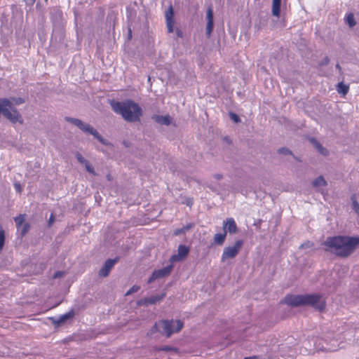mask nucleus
Here are the masks:
<instances>
[{
  "instance_id": "nucleus-42",
  "label": "nucleus",
  "mask_w": 359,
  "mask_h": 359,
  "mask_svg": "<svg viewBox=\"0 0 359 359\" xmlns=\"http://www.w3.org/2000/svg\"><path fill=\"white\" fill-rule=\"evenodd\" d=\"M132 37V32H131V30L129 29V33H128V39H130Z\"/></svg>"
},
{
  "instance_id": "nucleus-6",
  "label": "nucleus",
  "mask_w": 359,
  "mask_h": 359,
  "mask_svg": "<svg viewBox=\"0 0 359 359\" xmlns=\"http://www.w3.org/2000/svg\"><path fill=\"white\" fill-rule=\"evenodd\" d=\"M3 115L13 123H22L21 116L13 108L11 102L6 98L0 99V116Z\"/></svg>"
},
{
  "instance_id": "nucleus-10",
  "label": "nucleus",
  "mask_w": 359,
  "mask_h": 359,
  "mask_svg": "<svg viewBox=\"0 0 359 359\" xmlns=\"http://www.w3.org/2000/svg\"><path fill=\"white\" fill-rule=\"evenodd\" d=\"M189 249L184 245H180L177 249V254L173 255L170 257L169 261L170 263L180 262L183 260L189 254Z\"/></svg>"
},
{
  "instance_id": "nucleus-31",
  "label": "nucleus",
  "mask_w": 359,
  "mask_h": 359,
  "mask_svg": "<svg viewBox=\"0 0 359 359\" xmlns=\"http://www.w3.org/2000/svg\"><path fill=\"white\" fill-rule=\"evenodd\" d=\"M311 143L313 144V146L316 148V149H319L322 145L314 138L311 139Z\"/></svg>"
},
{
  "instance_id": "nucleus-15",
  "label": "nucleus",
  "mask_w": 359,
  "mask_h": 359,
  "mask_svg": "<svg viewBox=\"0 0 359 359\" xmlns=\"http://www.w3.org/2000/svg\"><path fill=\"white\" fill-rule=\"evenodd\" d=\"M74 316V310H70L66 313H64L62 315H60L57 317H55L53 319V323L56 326H60L65 323L67 320H69L72 318Z\"/></svg>"
},
{
  "instance_id": "nucleus-16",
  "label": "nucleus",
  "mask_w": 359,
  "mask_h": 359,
  "mask_svg": "<svg viewBox=\"0 0 359 359\" xmlns=\"http://www.w3.org/2000/svg\"><path fill=\"white\" fill-rule=\"evenodd\" d=\"M214 27V16L212 8H209L207 11V25H206V35L209 37L213 30Z\"/></svg>"
},
{
  "instance_id": "nucleus-28",
  "label": "nucleus",
  "mask_w": 359,
  "mask_h": 359,
  "mask_svg": "<svg viewBox=\"0 0 359 359\" xmlns=\"http://www.w3.org/2000/svg\"><path fill=\"white\" fill-rule=\"evenodd\" d=\"M278 153L284 155L291 154V151L288 149L284 147L279 149Z\"/></svg>"
},
{
  "instance_id": "nucleus-45",
  "label": "nucleus",
  "mask_w": 359,
  "mask_h": 359,
  "mask_svg": "<svg viewBox=\"0 0 359 359\" xmlns=\"http://www.w3.org/2000/svg\"><path fill=\"white\" fill-rule=\"evenodd\" d=\"M107 179H108L109 180H110V175H107Z\"/></svg>"
},
{
  "instance_id": "nucleus-36",
  "label": "nucleus",
  "mask_w": 359,
  "mask_h": 359,
  "mask_svg": "<svg viewBox=\"0 0 359 359\" xmlns=\"http://www.w3.org/2000/svg\"><path fill=\"white\" fill-rule=\"evenodd\" d=\"M175 32H176V35L177 36V37H179V38H182L183 37V32H182V31L180 29L177 28L175 29Z\"/></svg>"
},
{
  "instance_id": "nucleus-37",
  "label": "nucleus",
  "mask_w": 359,
  "mask_h": 359,
  "mask_svg": "<svg viewBox=\"0 0 359 359\" xmlns=\"http://www.w3.org/2000/svg\"><path fill=\"white\" fill-rule=\"evenodd\" d=\"M55 218L53 214H51L48 220L49 226L54 222Z\"/></svg>"
},
{
  "instance_id": "nucleus-32",
  "label": "nucleus",
  "mask_w": 359,
  "mask_h": 359,
  "mask_svg": "<svg viewBox=\"0 0 359 359\" xmlns=\"http://www.w3.org/2000/svg\"><path fill=\"white\" fill-rule=\"evenodd\" d=\"M29 226L28 224H25L21 229V233L22 235H25L29 230Z\"/></svg>"
},
{
  "instance_id": "nucleus-33",
  "label": "nucleus",
  "mask_w": 359,
  "mask_h": 359,
  "mask_svg": "<svg viewBox=\"0 0 359 359\" xmlns=\"http://www.w3.org/2000/svg\"><path fill=\"white\" fill-rule=\"evenodd\" d=\"M318 151L320 154H321L323 156H327L329 153L327 149L324 148L323 146L319 149H318Z\"/></svg>"
},
{
  "instance_id": "nucleus-1",
  "label": "nucleus",
  "mask_w": 359,
  "mask_h": 359,
  "mask_svg": "<svg viewBox=\"0 0 359 359\" xmlns=\"http://www.w3.org/2000/svg\"><path fill=\"white\" fill-rule=\"evenodd\" d=\"M358 244L359 238L341 236L328 237L323 243L327 251L341 257L350 255Z\"/></svg>"
},
{
  "instance_id": "nucleus-26",
  "label": "nucleus",
  "mask_w": 359,
  "mask_h": 359,
  "mask_svg": "<svg viewBox=\"0 0 359 359\" xmlns=\"http://www.w3.org/2000/svg\"><path fill=\"white\" fill-rule=\"evenodd\" d=\"M85 165V168L86 169V170L90 173V174H93V175H95V170H94V168L89 163V162L88 161Z\"/></svg>"
},
{
  "instance_id": "nucleus-25",
  "label": "nucleus",
  "mask_w": 359,
  "mask_h": 359,
  "mask_svg": "<svg viewBox=\"0 0 359 359\" xmlns=\"http://www.w3.org/2000/svg\"><path fill=\"white\" fill-rule=\"evenodd\" d=\"M140 289V287L138 285H133L131 287L126 293V296L130 295L135 292H137Z\"/></svg>"
},
{
  "instance_id": "nucleus-23",
  "label": "nucleus",
  "mask_w": 359,
  "mask_h": 359,
  "mask_svg": "<svg viewBox=\"0 0 359 359\" xmlns=\"http://www.w3.org/2000/svg\"><path fill=\"white\" fill-rule=\"evenodd\" d=\"M352 201V209L355 211L356 214H359V203H358L355 196L353 195L351 196Z\"/></svg>"
},
{
  "instance_id": "nucleus-44",
  "label": "nucleus",
  "mask_w": 359,
  "mask_h": 359,
  "mask_svg": "<svg viewBox=\"0 0 359 359\" xmlns=\"http://www.w3.org/2000/svg\"><path fill=\"white\" fill-rule=\"evenodd\" d=\"M336 68L338 69L339 70L341 69L340 65L339 64L336 65Z\"/></svg>"
},
{
  "instance_id": "nucleus-41",
  "label": "nucleus",
  "mask_w": 359,
  "mask_h": 359,
  "mask_svg": "<svg viewBox=\"0 0 359 359\" xmlns=\"http://www.w3.org/2000/svg\"><path fill=\"white\" fill-rule=\"evenodd\" d=\"M329 62V59L327 57H325V60L323 64H327Z\"/></svg>"
},
{
  "instance_id": "nucleus-30",
  "label": "nucleus",
  "mask_w": 359,
  "mask_h": 359,
  "mask_svg": "<svg viewBox=\"0 0 359 359\" xmlns=\"http://www.w3.org/2000/svg\"><path fill=\"white\" fill-rule=\"evenodd\" d=\"M159 351H176L177 349L175 348H172V347H170V346H161L158 348Z\"/></svg>"
},
{
  "instance_id": "nucleus-2",
  "label": "nucleus",
  "mask_w": 359,
  "mask_h": 359,
  "mask_svg": "<svg viewBox=\"0 0 359 359\" xmlns=\"http://www.w3.org/2000/svg\"><path fill=\"white\" fill-rule=\"evenodd\" d=\"M283 302L292 307L310 306L319 311L324 310L326 306L325 299L318 294H287Z\"/></svg>"
},
{
  "instance_id": "nucleus-20",
  "label": "nucleus",
  "mask_w": 359,
  "mask_h": 359,
  "mask_svg": "<svg viewBox=\"0 0 359 359\" xmlns=\"http://www.w3.org/2000/svg\"><path fill=\"white\" fill-rule=\"evenodd\" d=\"M337 90L339 94H342L343 95H345L348 93L349 87H348V86L344 84L343 82H340L337 85Z\"/></svg>"
},
{
  "instance_id": "nucleus-38",
  "label": "nucleus",
  "mask_w": 359,
  "mask_h": 359,
  "mask_svg": "<svg viewBox=\"0 0 359 359\" xmlns=\"http://www.w3.org/2000/svg\"><path fill=\"white\" fill-rule=\"evenodd\" d=\"M15 101L17 104H22L24 102V100L22 98H18L15 100Z\"/></svg>"
},
{
  "instance_id": "nucleus-12",
  "label": "nucleus",
  "mask_w": 359,
  "mask_h": 359,
  "mask_svg": "<svg viewBox=\"0 0 359 359\" xmlns=\"http://www.w3.org/2000/svg\"><path fill=\"white\" fill-rule=\"evenodd\" d=\"M165 297V294H156V295H152L149 297H146L144 299H141L137 301V304L138 306H148L151 304H155L156 303L160 302Z\"/></svg>"
},
{
  "instance_id": "nucleus-29",
  "label": "nucleus",
  "mask_w": 359,
  "mask_h": 359,
  "mask_svg": "<svg viewBox=\"0 0 359 359\" xmlns=\"http://www.w3.org/2000/svg\"><path fill=\"white\" fill-rule=\"evenodd\" d=\"M230 117L235 123H238L241 121L239 116L234 113H231Z\"/></svg>"
},
{
  "instance_id": "nucleus-21",
  "label": "nucleus",
  "mask_w": 359,
  "mask_h": 359,
  "mask_svg": "<svg viewBox=\"0 0 359 359\" xmlns=\"http://www.w3.org/2000/svg\"><path fill=\"white\" fill-rule=\"evenodd\" d=\"M326 184H327V182L325 180V179L323 178V177H322V176L317 177L313 182V186L315 187H323V186H325Z\"/></svg>"
},
{
  "instance_id": "nucleus-13",
  "label": "nucleus",
  "mask_w": 359,
  "mask_h": 359,
  "mask_svg": "<svg viewBox=\"0 0 359 359\" xmlns=\"http://www.w3.org/2000/svg\"><path fill=\"white\" fill-rule=\"evenodd\" d=\"M224 231L231 234L236 233L238 231V227L233 218L229 217L223 222Z\"/></svg>"
},
{
  "instance_id": "nucleus-8",
  "label": "nucleus",
  "mask_w": 359,
  "mask_h": 359,
  "mask_svg": "<svg viewBox=\"0 0 359 359\" xmlns=\"http://www.w3.org/2000/svg\"><path fill=\"white\" fill-rule=\"evenodd\" d=\"M243 245V240H237L233 245L224 248L221 257V262H226L228 259L235 258L239 253Z\"/></svg>"
},
{
  "instance_id": "nucleus-18",
  "label": "nucleus",
  "mask_w": 359,
  "mask_h": 359,
  "mask_svg": "<svg viewBox=\"0 0 359 359\" xmlns=\"http://www.w3.org/2000/svg\"><path fill=\"white\" fill-rule=\"evenodd\" d=\"M281 0H273L272 14L276 17L280 16Z\"/></svg>"
},
{
  "instance_id": "nucleus-43",
  "label": "nucleus",
  "mask_w": 359,
  "mask_h": 359,
  "mask_svg": "<svg viewBox=\"0 0 359 359\" xmlns=\"http://www.w3.org/2000/svg\"><path fill=\"white\" fill-rule=\"evenodd\" d=\"M187 205L191 206L192 205V201L190 200H188L187 202Z\"/></svg>"
},
{
  "instance_id": "nucleus-35",
  "label": "nucleus",
  "mask_w": 359,
  "mask_h": 359,
  "mask_svg": "<svg viewBox=\"0 0 359 359\" xmlns=\"http://www.w3.org/2000/svg\"><path fill=\"white\" fill-rule=\"evenodd\" d=\"M64 274H65V273L63 271H57L55 273L53 278H60V277L63 276Z\"/></svg>"
},
{
  "instance_id": "nucleus-4",
  "label": "nucleus",
  "mask_w": 359,
  "mask_h": 359,
  "mask_svg": "<svg viewBox=\"0 0 359 359\" xmlns=\"http://www.w3.org/2000/svg\"><path fill=\"white\" fill-rule=\"evenodd\" d=\"M111 107L114 112L121 114L123 119L128 122L139 121L142 114V108L130 100L114 102L111 103Z\"/></svg>"
},
{
  "instance_id": "nucleus-3",
  "label": "nucleus",
  "mask_w": 359,
  "mask_h": 359,
  "mask_svg": "<svg viewBox=\"0 0 359 359\" xmlns=\"http://www.w3.org/2000/svg\"><path fill=\"white\" fill-rule=\"evenodd\" d=\"M308 343L313 344V349L306 350L309 355L337 351L347 344L345 338H309Z\"/></svg>"
},
{
  "instance_id": "nucleus-39",
  "label": "nucleus",
  "mask_w": 359,
  "mask_h": 359,
  "mask_svg": "<svg viewBox=\"0 0 359 359\" xmlns=\"http://www.w3.org/2000/svg\"><path fill=\"white\" fill-rule=\"evenodd\" d=\"M214 177H215L216 180H221V179L222 178V175H221V174H215V175H214Z\"/></svg>"
},
{
  "instance_id": "nucleus-14",
  "label": "nucleus",
  "mask_w": 359,
  "mask_h": 359,
  "mask_svg": "<svg viewBox=\"0 0 359 359\" xmlns=\"http://www.w3.org/2000/svg\"><path fill=\"white\" fill-rule=\"evenodd\" d=\"M118 262V258L108 259L104 266L99 271V275L102 277H106L109 275L111 269L114 267L115 264Z\"/></svg>"
},
{
  "instance_id": "nucleus-19",
  "label": "nucleus",
  "mask_w": 359,
  "mask_h": 359,
  "mask_svg": "<svg viewBox=\"0 0 359 359\" xmlns=\"http://www.w3.org/2000/svg\"><path fill=\"white\" fill-rule=\"evenodd\" d=\"M226 237V232L224 231L222 233H216L214 236V243L217 245H223Z\"/></svg>"
},
{
  "instance_id": "nucleus-40",
  "label": "nucleus",
  "mask_w": 359,
  "mask_h": 359,
  "mask_svg": "<svg viewBox=\"0 0 359 359\" xmlns=\"http://www.w3.org/2000/svg\"><path fill=\"white\" fill-rule=\"evenodd\" d=\"M15 188L18 191H21V187L19 184H15Z\"/></svg>"
},
{
  "instance_id": "nucleus-9",
  "label": "nucleus",
  "mask_w": 359,
  "mask_h": 359,
  "mask_svg": "<svg viewBox=\"0 0 359 359\" xmlns=\"http://www.w3.org/2000/svg\"><path fill=\"white\" fill-rule=\"evenodd\" d=\"M173 269V264L170 263L168 266L161 269L154 270L149 278L147 283H151L154 280L168 276Z\"/></svg>"
},
{
  "instance_id": "nucleus-7",
  "label": "nucleus",
  "mask_w": 359,
  "mask_h": 359,
  "mask_svg": "<svg viewBox=\"0 0 359 359\" xmlns=\"http://www.w3.org/2000/svg\"><path fill=\"white\" fill-rule=\"evenodd\" d=\"M65 120L76 127H78L81 130L83 133L92 135L95 138H96L99 142H100L103 144H108L107 140H105L99 133L98 132L93 128L90 124L86 123L83 122L79 118H72V117H66Z\"/></svg>"
},
{
  "instance_id": "nucleus-11",
  "label": "nucleus",
  "mask_w": 359,
  "mask_h": 359,
  "mask_svg": "<svg viewBox=\"0 0 359 359\" xmlns=\"http://www.w3.org/2000/svg\"><path fill=\"white\" fill-rule=\"evenodd\" d=\"M166 27L168 29V33H172L174 32V10L172 6L170 5L168 8L166 10L165 13Z\"/></svg>"
},
{
  "instance_id": "nucleus-27",
  "label": "nucleus",
  "mask_w": 359,
  "mask_h": 359,
  "mask_svg": "<svg viewBox=\"0 0 359 359\" xmlns=\"http://www.w3.org/2000/svg\"><path fill=\"white\" fill-rule=\"evenodd\" d=\"M76 159L78 160V161H79V163H82V164H86V163L88 162V161H87V160H86V159L82 156V155H81V154H79V153H77V154H76Z\"/></svg>"
},
{
  "instance_id": "nucleus-5",
  "label": "nucleus",
  "mask_w": 359,
  "mask_h": 359,
  "mask_svg": "<svg viewBox=\"0 0 359 359\" xmlns=\"http://www.w3.org/2000/svg\"><path fill=\"white\" fill-rule=\"evenodd\" d=\"M184 323L180 320H161L156 322L151 330V334L159 333L165 337L179 332Z\"/></svg>"
},
{
  "instance_id": "nucleus-24",
  "label": "nucleus",
  "mask_w": 359,
  "mask_h": 359,
  "mask_svg": "<svg viewBox=\"0 0 359 359\" xmlns=\"http://www.w3.org/2000/svg\"><path fill=\"white\" fill-rule=\"evenodd\" d=\"M14 220L16 223L17 228L19 229L25 222V215H20L19 216L15 217Z\"/></svg>"
},
{
  "instance_id": "nucleus-34",
  "label": "nucleus",
  "mask_w": 359,
  "mask_h": 359,
  "mask_svg": "<svg viewBox=\"0 0 359 359\" xmlns=\"http://www.w3.org/2000/svg\"><path fill=\"white\" fill-rule=\"evenodd\" d=\"M23 1L27 6H32L34 4L36 0H23Z\"/></svg>"
},
{
  "instance_id": "nucleus-17",
  "label": "nucleus",
  "mask_w": 359,
  "mask_h": 359,
  "mask_svg": "<svg viewBox=\"0 0 359 359\" xmlns=\"http://www.w3.org/2000/svg\"><path fill=\"white\" fill-rule=\"evenodd\" d=\"M152 119L160 125L169 126L171 123L172 118L169 115L161 116L154 115Z\"/></svg>"
},
{
  "instance_id": "nucleus-22",
  "label": "nucleus",
  "mask_w": 359,
  "mask_h": 359,
  "mask_svg": "<svg viewBox=\"0 0 359 359\" xmlns=\"http://www.w3.org/2000/svg\"><path fill=\"white\" fill-rule=\"evenodd\" d=\"M346 22L349 25L350 27H353V26H355V21L353 13H351L346 15Z\"/></svg>"
}]
</instances>
